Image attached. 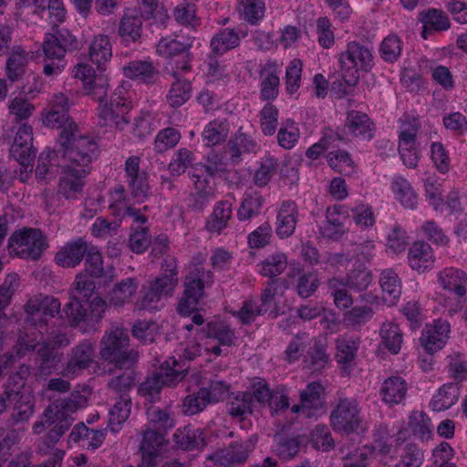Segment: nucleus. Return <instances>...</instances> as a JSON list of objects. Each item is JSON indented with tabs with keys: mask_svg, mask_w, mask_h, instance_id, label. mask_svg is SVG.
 <instances>
[{
	"mask_svg": "<svg viewBox=\"0 0 467 467\" xmlns=\"http://www.w3.org/2000/svg\"><path fill=\"white\" fill-rule=\"evenodd\" d=\"M60 306L57 298L42 294L30 297L24 306V326L14 349L18 358L36 349L41 358L40 368L43 370L56 365L55 349L70 343L66 333L48 331L47 318L57 315Z\"/></svg>",
	"mask_w": 467,
	"mask_h": 467,
	"instance_id": "f257e3e1",
	"label": "nucleus"
},
{
	"mask_svg": "<svg viewBox=\"0 0 467 467\" xmlns=\"http://www.w3.org/2000/svg\"><path fill=\"white\" fill-rule=\"evenodd\" d=\"M72 130H65L59 138L58 151L62 163L57 186V194L68 202L79 200L84 193L85 179L90 172V164L96 158L97 144L89 137H76Z\"/></svg>",
	"mask_w": 467,
	"mask_h": 467,
	"instance_id": "f03ea898",
	"label": "nucleus"
},
{
	"mask_svg": "<svg viewBox=\"0 0 467 467\" xmlns=\"http://www.w3.org/2000/svg\"><path fill=\"white\" fill-rule=\"evenodd\" d=\"M371 47L356 40L348 41L345 49L338 54V64L343 80L348 86H356L360 74L369 72L374 65Z\"/></svg>",
	"mask_w": 467,
	"mask_h": 467,
	"instance_id": "7ed1b4c3",
	"label": "nucleus"
},
{
	"mask_svg": "<svg viewBox=\"0 0 467 467\" xmlns=\"http://www.w3.org/2000/svg\"><path fill=\"white\" fill-rule=\"evenodd\" d=\"M29 375L28 367L22 366L16 373L9 376L5 388V394L13 404L12 418L16 423L28 420L34 414L35 397L26 388V380Z\"/></svg>",
	"mask_w": 467,
	"mask_h": 467,
	"instance_id": "20e7f679",
	"label": "nucleus"
},
{
	"mask_svg": "<svg viewBox=\"0 0 467 467\" xmlns=\"http://www.w3.org/2000/svg\"><path fill=\"white\" fill-rule=\"evenodd\" d=\"M177 263L174 258H167L161 266V273L149 286L135 309L152 311L157 309L158 302L171 296L178 285Z\"/></svg>",
	"mask_w": 467,
	"mask_h": 467,
	"instance_id": "39448f33",
	"label": "nucleus"
},
{
	"mask_svg": "<svg viewBox=\"0 0 467 467\" xmlns=\"http://www.w3.org/2000/svg\"><path fill=\"white\" fill-rule=\"evenodd\" d=\"M76 38L67 33L57 35L47 34L43 41V73L47 77H57L60 75L66 66V53L68 47L76 44Z\"/></svg>",
	"mask_w": 467,
	"mask_h": 467,
	"instance_id": "423d86ee",
	"label": "nucleus"
},
{
	"mask_svg": "<svg viewBox=\"0 0 467 467\" xmlns=\"http://www.w3.org/2000/svg\"><path fill=\"white\" fill-rule=\"evenodd\" d=\"M129 88V83L122 82L115 88L109 102L99 105V118L101 125L123 130L128 124L126 114L132 108Z\"/></svg>",
	"mask_w": 467,
	"mask_h": 467,
	"instance_id": "0eeeda50",
	"label": "nucleus"
},
{
	"mask_svg": "<svg viewBox=\"0 0 467 467\" xmlns=\"http://www.w3.org/2000/svg\"><path fill=\"white\" fill-rule=\"evenodd\" d=\"M47 247V238L38 229L25 228L16 231L9 239L10 252L22 259L36 261Z\"/></svg>",
	"mask_w": 467,
	"mask_h": 467,
	"instance_id": "6e6552de",
	"label": "nucleus"
},
{
	"mask_svg": "<svg viewBox=\"0 0 467 467\" xmlns=\"http://www.w3.org/2000/svg\"><path fill=\"white\" fill-rule=\"evenodd\" d=\"M70 105L68 98L63 93L54 94L48 101L47 109L42 113V121L46 127L62 129L58 138L65 130H72L76 137H84L79 133L78 126L68 115ZM59 143V139H57Z\"/></svg>",
	"mask_w": 467,
	"mask_h": 467,
	"instance_id": "1a4fd4ad",
	"label": "nucleus"
},
{
	"mask_svg": "<svg viewBox=\"0 0 467 467\" xmlns=\"http://www.w3.org/2000/svg\"><path fill=\"white\" fill-rule=\"evenodd\" d=\"M128 331L121 327H115L106 331L101 339L100 356L104 360L125 366L130 358L129 348Z\"/></svg>",
	"mask_w": 467,
	"mask_h": 467,
	"instance_id": "9d476101",
	"label": "nucleus"
},
{
	"mask_svg": "<svg viewBox=\"0 0 467 467\" xmlns=\"http://www.w3.org/2000/svg\"><path fill=\"white\" fill-rule=\"evenodd\" d=\"M257 437L246 441H234L228 447L218 449L207 455L206 459L219 467H233L244 464L257 443Z\"/></svg>",
	"mask_w": 467,
	"mask_h": 467,
	"instance_id": "9b49d317",
	"label": "nucleus"
},
{
	"mask_svg": "<svg viewBox=\"0 0 467 467\" xmlns=\"http://www.w3.org/2000/svg\"><path fill=\"white\" fill-rule=\"evenodd\" d=\"M330 421L336 431L352 433L358 431L362 423L361 409L354 399H342L330 415Z\"/></svg>",
	"mask_w": 467,
	"mask_h": 467,
	"instance_id": "f8f14e48",
	"label": "nucleus"
},
{
	"mask_svg": "<svg viewBox=\"0 0 467 467\" xmlns=\"http://www.w3.org/2000/svg\"><path fill=\"white\" fill-rule=\"evenodd\" d=\"M106 307L105 300L95 297L89 304V312L78 302H68L65 306L64 312L71 327H79L81 324L94 325L99 322Z\"/></svg>",
	"mask_w": 467,
	"mask_h": 467,
	"instance_id": "ddd939ff",
	"label": "nucleus"
},
{
	"mask_svg": "<svg viewBox=\"0 0 467 467\" xmlns=\"http://www.w3.org/2000/svg\"><path fill=\"white\" fill-rule=\"evenodd\" d=\"M140 159L138 156L129 157L125 161V179L130 191L131 197L137 203H142L148 197L149 176L140 167Z\"/></svg>",
	"mask_w": 467,
	"mask_h": 467,
	"instance_id": "4468645a",
	"label": "nucleus"
},
{
	"mask_svg": "<svg viewBox=\"0 0 467 467\" xmlns=\"http://www.w3.org/2000/svg\"><path fill=\"white\" fill-rule=\"evenodd\" d=\"M450 333L451 325L447 320L435 319L422 329L420 338L421 346L429 353L437 352L446 345Z\"/></svg>",
	"mask_w": 467,
	"mask_h": 467,
	"instance_id": "2eb2a0df",
	"label": "nucleus"
},
{
	"mask_svg": "<svg viewBox=\"0 0 467 467\" xmlns=\"http://www.w3.org/2000/svg\"><path fill=\"white\" fill-rule=\"evenodd\" d=\"M95 357L94 343L84 340L72 348L63 376L75 378L83 370L88 368Z\"/></svg>",
	"mask_w": 467,
	"mask_h": 467,
	"instance_id": "dca6fc26",
	"label": "nucleus"
},
{
	"mask_svg": "<svg viewBox=\"0 0 467 467\" xmlns=\"http://www.w3.org/2000/svg\"><path fill=\"white\" fill-rule=\"evenodd\" d=\"M109 208L113 213L122 218H130L132 223L137 224L136 229L145 228L147 217L140 210L132 207L130 199L126 195L124 186L119 185L110 192Z\"/></svg>",
	"mask_w": 467,
	"mask_h": 467,
	"instance_id": "f3484780",
	"label": "nucleus"
},
{
	"mask_svg": "<svg viewBox=\"0 0 467 467\" xmlns=\"http://www.w3.org/2000/svg\"><path fill=\"white\" fill-rule=\"evenodd\" d=\"M324 388L319 382H311L300 393V404L294 405L291 411L301 413L306 418H314L322 410L321 396Z\"/></svg>",
	"mask_w": 467,
	"mask_h": 467,
	"instance_id": "a211bd4d",
	"label": "nucleus"
},
{
	"mask_svg": "<svg viewBox=\"0 0 467 467\" xmlns=\"http://www.w3.org/2000/svg\"><path fill=\"white\" fill-rule=\"evenodd\" d=\"M206 334L208 339L214 340L217 344L207 341L204 350L207 353L213 354L215 357L222 354L221 346L229 347L234 345L237 338L234 330L223 321L210 322L207 325Z\"/></svg>",
	"mask_w": 467,
	"mask_h": 467,
	"instance_id": "6ab92c4d",
	"label": "nucleus"
},
{
	"mask_svg": "<svg viewBox=\"0 0 467 467\" xmlns=\"http://www.w3.org/2000/svg\"><path fill=\"white\" fill-rule=\"evenodd\" d=\"M32 127L27 124L21 125L16 133L10 154L23 166H28L36 155L32 149Z\"/></svg>",
	"mask_w": 467,
	"mask_h": 467,
	"instance_id": "aec40b11",
	"label": "nucleus"
},
{
	"mask_svg": "<svg viewBox=\"0 0 467 467\" xmlns=\"http://www.w3.org/2000/svg\"><path fill=\"white\" fill-rule=\"evenodd\" d=\"M89 244L78 237L66 243L56 254V263L65 268H74L83 260L88 251Z\"/></svg>",
	"mask_w": 467,
	"mask_h": 467,
	"instance_id": "412c9836",
	"label": "nucleus"
},
{
	"mask_svg": "<svg viewBox=\"0 0 467 467\" xmlns=\"http://www.w3.org/2000/svg\"><path fill=\"white\" fill-rule=\"evenodd\" d=\"M345 129L348 135L360 140H371L375 137L376 127L370 118L359 110H350L347 114Z\"/></svg>",
	"mask_w": 467,
	"mask_h": 467,
	"instance_id": "4be33fe9",
	"label": "nucleus"
},
{
	"mask_svg": "<svg viewBox=\"0 0 467 467\" xmlns=\"http://www.w3.org/2000/svg\"><path fill=\"white\" fill-rule=\"evenodd\" d=\"M435 261L434 251L428 243L417 241L409 248L408 265L419 274L431 270L434 266Z\"/></svg>",
	"mask_w": 467,
	"mask_h": 467,
	"instance_id": "5701e85b",
	"label": "nucleus"
},
{
	"mask_svg": "<svg viewBox=\"0 0 467 467\" xmlns=\"http://www.w3.org/2000/svg\"><path fill=\"white\" fill-rule=\"evenodd\" d=\"M277 63L275 60H268L260 65V99L267 102L275 100L279 94L280 79L277 75Z\"/></svg>",
	"mask_w": 467,
	"mask_h": 467,
	"instance_id": "b1692460",
	"label": "nucleus"
},
{
	"mask_svg": "<svg viewBox=\"0 0 467 467\" xmlns=\"http://www.w3.org/2000/svg\"><path fill=\"white\" fill-rule=\"evenodd\" d=\"M298 221V208L295 202L285 201L277 210L275 233L280 238L291 236Z\"/></svg>",
	"mask_w": 467,
	"mask_h": 467,
	"instance_id": "393cba45",
	"label": "nucleus"
},
{
	"mask_svg": "<svg viewBox=\"0 0 467 467\" xmlns=\"http://www.w3.org/2000/svg\"><path fill=\"white\" fill-rule=\"evenodd\" d=\"M214 283V275L211 270L205 269L202 265L190 266L189 273L184 279V288L189 293L198 296H204V289L211 287Z\"/></svg>",
	"mask_w": 467,
	"mask_h": 467,
	"instance_id": "a878e982",
	"label": "nucleus"
},
{
	"mask_svg": "<svg viewBox=\"0 0 467 467\" xmlns=\"http://www.w3.org/2000/svg\"><path fill=\"white\" fill-rule=\"evenodd\" d=\"M87 400L79 393H71L69 396L56 400L45 410V417L47 420L53 418L70 417L78 409L85 407Z\"/></svg>",
	"mask_w": 467,
	"mask_h": 467,
	"instance_id": "bb28decb",
	"label": "nucleus"
},
{
	"mask_svg": "<svg viewBox=\"0 0 467 467\" xmlns=\"http://www.w3.org/2000/svg\"><path fill=\"white\" fill-rule=\"evenodd\" d=\"M440 285L456 296L462 297L467 294V273L455 267H447L438 274Z\"/></svg>",
	"mask_w": 467,
	"mask_h": 467,
	"instance_id": "cd10ccee",
	"label": "nucleus"
},
{
	"mask_svg": "<svg viewBox=\"0 0 467 467\" xmlns=\"http://www.w3.org/2000/svg\"><path fill=\"white\" fill-rule=\"evenodd\" d=\"M233 215V202L229 200L216 202L206 220L205 228L211 234H220L228 227Z\"/></svg>",
	"mask_w": 467,
	"mask_h": 467,
	"instance_id": "c85d7f7f",
	"label": "nucleus"
},
{
	"mask_svg": "<svg viewBox=\"0 0 467 467\" xmlns=\"http://www.w3.org/2000/svg\"><path fill=\"white\" fill-rule=\"evenodd\" d=\"M246 33L241 28H223L219 30L211 39V48L216 55H223L239 46L241 38Z\"/></svg>",
	"mask_w": 467,
	"mask_h": 467,
	"instance_id": "c756f323",
	"label": "nucleus"
},
{
	"mask_svg": "<svg viewBox=\"0 0 467 467\" xmlns=\"http://www.w3.org/2000/svg\"><path fill=\"white\" fill-rule=\"evenodd\" d=\"M408 384L401 377H389L380 387L379 394L384 403L389 406L403 402L407 396Z\"/></svg>",
	"mask_w": 467,
	"mask_h": 467,
	"instance_id": "7c9ffc66",
	"label": "nucleus"
},
{
	"mask_svg": "<svg viewBox=\"0 0 467 467\" xmlns=\"http://www.w3.org/2000/svg\"><path fill=\"white\" fill-rule=\"evenodd\" d=\"M229 153L234 163H239L243 154H256L261 147L251 135L238 131L228 141Z\"/></svg>",
	"mask_w": 467,
	"mask_h": 467,
	"instance_id": "2f4dec72",
	"label": "nucleus"
},
{
	"mask_svg": "<svg viewBox=\"0 0 467 467\" xmlns=\"http://www.w3.org/2000/svg\"><path fill=\"white\" fill-rule=\"evenodd\" d=\"M390 190L395 199L405 208L414 210L418 204V194L410 182L402 175L391 178Z\"/></svg>",
	"mask_w": 467,
	"mask_h": 467,
	"instance_id": "473e14b6",
	"label": "nucleus"
},
{
	"mask_svg": "<svg viewBox=\"0 0 467 467\" xmlns=\"http://www.w3.org/2000/svg\"><path fill=\"white\" fill-rule=\"evenodd\" d=\"M359 344L358 337L348 336L339 337L336 340V360L343 370L348 372L353 368Z\"/></svg>",
	"mask_w": 467,
	"mask_h": 467,
	"instance_id": "72a5a7b5",
	"label": "nucleus"
},
{
	"mask_svg": "<svg viewBox=\"0 0 467 467\" xmlns=\"http://www.w3.org/2000/svg\"><path fill=\"white\" fill-rule=\"evenodd\" d=\"M173 441L185 451H201L206 446L203 431L189 425L176 430Z\"/></svg>",
	"mask_w": 467,
	"mask_h": 467,
	"instance_id": "f704fd0d",
	"label": "nucleus"
},
{
	"mask_svg": "<svg viewBox=\"0 0 467 467\" xmlns=\"http://www.w3.org/2000/svg\"><path fill=\"white\" fill-rule=\"evenodd\" d=\"M88 57L99 70H104L112 57V45L109 37L106 35L94 36L89 44Z\"/></svg>",
	"mask_w": 467,
	"mask_h": 467,
	"instance_id": "c9c22d12",
	"label": "nucleus"
},
{
	"mask_svg": "<svg viewBox=\"0 0 467 467\" xmlns=\"http://www.w3.org/2000/svg\"><path fill=\"white\" fill-rule=\"evenodd\" d=\"M85 260L86 271L93 277L101 278L104 282H110L115 277V269L111 266L103 267L101 253L94 245H89Z\"/></svg>",
	"mask_w": 467,
	"mask_h": 467,
	"instance_id": "e433bc0d",
	"label": "nucleus"
},
{
	"mask_svg": "<svg viewBox=\"0 0 467 467\" xmlns=\"http://www.w3.org/2000/svg\"><path fill=\"white\" fill-rule=\"evenodd\" d=\"M379 285L383 300L389 305H394L401 296V280L393 268H386L379 275Z\"/></svg>",
	"mask_w": 467,
	"mask_h": 467,
	"instance_id": "4c0bfd02",
	"label": "nucleus"
},
{
	"mask_svg": "<svg viewBox=\"0 0 467 467\" xmlns=\"http://www.w3.org/2000/svg\"><path fill=\"white\" fill-rule=\"evenodd\" d=\"M142 18L136 8H128L120 20L119 34L124 41L135 42L141 36Z\"/></svg>",
	"mask_w": 467,
	"mask_h": 467,
	"instance_id": "58836bf2",
	"label": "nucleus"
},
{
	"mask_svg": "<svg viewBox=\"0 0 467 467\" xmlns=\"http://www.w3.org/2000/svg\"><path fill=\"white\" fill-rule=\"evenodd\" d=\"M72 76L81 80L85 89L88 93L99 94V99H101L106 94V87L104 84L97 83V76L93 67L87 63H79L72 69Z\"/></svg>",
	"mask_w": 467,
	"mask_h": 467,
	"instance_id": "ea45409f",
	"label": "nucleus"
},
{
	"mask_svg": "<svg viewBox=\"0 0 467 467\" xmlns=\"http://www.w3.org/2000/svg\"><path fill=\"white\" fill-rule=\"evenodd\" d=\"M459 397L460 388L457 384H443L432 396L430 406L434 411H443L454 405Z\"/></svg>",
	"mask_w": 467,
	"mask_h": 467,
	"instance_id": "a19ab883",
	"label": "nucleus"
},
{
	"mask_svg": "<svg viewBox=\"0 0 467 467\" xmlns=\"http://www.w3.org/2000/svg\"><path fill=\"white\" fill-rule=\"evenodd\" d=\"M138 288L139 284L134 278H126L114 285L108 295V300L114 306H122L131 301Z\"/></svg>",
	"mask_w": 467,
	"mask_h": 467,
	"instance_id": "79ce46f5",
	"label": "nucleus"
},
{
	"mask_svg": "<svg viewBox=\"0 0 467 467\" xmlns=\"http://www.w3.org/2000/svg\"><path fill=\"white\" fill-rule=\"evenodd\" d=\"M399 122V146L403 148L416 146L417 134L420 128L419 119L404 115Z\"/></svg>",
	"mask_w": 467,
	"mask_h": 467,
	"instance_id": "37998d69",
	"label": "nucleus"
},
{
	"mask_svg": "<svg viewBox=\"0 0 467 467\" xmlns=\"http://www.w3.org/2000/svg\"><path fill=\"white\" fill-rule=\"evenodd\" d=\"M156 372L164 386L174 387L183 379L187 368H183L175 358H171L165 360Z\"/></svg>",
	"mask_w": 467,
	"mask_h": 467,
	"instance_id": "c03bdc74",
	"label": "nucleus"
},
{
	"mask_svg": "<svg viewBox=\"0 0 467 467\" xmlns=\"http://www.w3.org/2000/svg\"><path fill=\"white\" fill-rule=\"evenodd\" d=\"M32 57L22 47L13 50L6 63V74L12 82L18 80L25 74L26 67Z\"/></svg>",
	"mask_w": 467,
	"mask_h": 467,
	"instance_id": "a18cd8bd",
	"label": "nucleus"
},
{
	"mask_svg": "<svg viewBox=\"0 0 467 467\" xmlns=\"http://www.w3.org/2000/svg\"><path fill=\"white\" fill-rule=\"evenodd\" d=\"M191 47L192 41L190 39L182 42L177 38L166 36L160 39L156 46V51L159 56L171 61L180 54L189 51Z\"/></svg>",
	"mask_w": 467,
	"mask_h": 467,
	"instance_id": "49530a36",
	"label": "nucleus"
},
{
	"mask_svg": "<svg viewBox=\"0 0 467 467\" xmlns=\"http://www.w3.org/2000/svg\"><path fill=\"white\" fill-rule=\"evenodd\" d=\"M409 428L413 435L421 441H429L433 436V425L423 411L413 410L409 417Z\"/></svg>",
	"mask_w": 467,
	"mask_h": 467,
	"instance_id": "de8ad7c7",
	"label": "nucleus"
},
{
	"mask_svg": "<svg viewBox=\"0 0 467 467\" xmlns=\"http://www.w3.org/2000/svg\"><path fill=\"white\" fill-rule=\"evenodd\" d=\"M381 343L390 353L398 354L403 342L400 327L393 322H384L379 331Z\"/></svg>",
	"mask_w": 467,
	"mask_h": 467,
	"instance_id": "09e8293b",
	"label": "nucleus"
},
{
	"mask_svg": "<svg viewBox=\"0 0 467 467\" xmlns=\"http://www.w3.org/2000/svg\"><path fill=\"white\" fill-rule=\"evenodd\" d=\"M287 256L282 252H275L268 255L257 265V271L264 276L274 279L281 275L287 267Z\"/></svg>",
	"mask_w": 467,
	"mask_h": 467,
	"instance_id": "8fccbe9b",
	"label": "nucleus"
},
{
	"mask_svg": "<svg viewBox=\"0 0 467 467\" xmlns=\"http://www.w3.org/2000/svg\"><path fill=\"white\" fill-rule=\"evenodd\" d=\"M255 408L253 395L249 391L238 392L230 398L228 402V412L234 418L242 419L251 414Z\"/></svg>",
	"mask_w": 467,
	"mask_h": 467,
	"instance_id": "3c124183",
	"label": "nucleus"
},
{
	"mask_svg": "<svg viewBox=\"0 0 467 467\" xmlns=\"http://www.w3.org/2000/svg\"><path fill=\"white\" fill-rule=\"evenodd\" d=\"M229 129L225 121L213 119L205 125L202 138L204 145L213 147L221 144L228 136Z\"/></svg>",
	"mask_w": 467,
	"mask_h": 467,
	"instance_id": "603ef678",
	"label": "nucleus"
},
{
	"mask_svg": "<svg viewBox=\"0 0 467 467\" xmlns=\"http://www.w3.org/2000/svg\"><path fill=\"white\" fill-rule=\"evenodd\" d=\"M310 343L305 362L314 370L324 368L329 362L326 344L317 338H310Z\"/></svg>",
	"mask_w": 467,
	"mask_h": 467,
	"instance_id": "864d4df0",
	"label": "nucleus"
},
{
	"mask_svg": "<svg viewBox=\"0 0 467 467\" xmlns=\"http://www.w3.org/2000/svg\"><path fill=\"white\" fill-rule=\"evenodd\" d=\"M131 399L122 396L109 410V427L112 432H118L130 414Z\"/></svg>",
	"mask_w": 467,
	"mask_h": 467,
	"instance_id": "5fc2aeb1",
	"label": "nucleus"
},
{
	"mask_svg": "<svg viewBox=\"0 0 467 467\" xmlns=\"http://www.w3.org/2000/svg\"><path fill=\"white\" fill-rule=\"evenodd\" d=\"M192 84L185 78H177L171 83L167 94V102L172 108L182 106L191 97Z\"/></svg>",
	"mask_w": 467,
	"mask_h": 467,
	"instance_id": "6e6d98bb",
	"label": "nucleus"
},
{
	"mask_svg": "<svg viewBox=\"0 0 467 467\" xmlns=\"http://www.w3.org/2000/svg\"><path fill=\"white\" fill-rule=\"evenodd\" d=\"M421 21L423 23L422 36L426 38L425 33L428 30L446 31L451 26V22L447 15L437 9H430L421 13Z\"/></svg>",
	"mask_w": 467,
	"mask_h": 467,
	"instance_id": "4d7b16f0",
	"label": "nucleus"
},
{
	"mask_svg": "<svg viewBox=\"0 0 467 467\" xmlns=\"http://www.w3.org/2000/svg\"><path fill=\"white\" fill-rule=\"evenodd\" d=\"M95 291V283L85 274H78L72 284L69 302L88 301Z\"/></svg>",
	"mask_w": 467,
	"mask_h": 467,
	"instance_id": "13d9d810",
	"label": "nucleus"
},
{
	"mask_svg": "<svg viewBox=\"0 0 467 467\" xmlns=\"http://www.w3.org/2000/svg\"><path fill=\"white\" fill-rule=\"evenodd\" d=\"M300 138V130L294 119H286L277 131V142L285 150L293 149Z\"/></svg>",
	"mask_w": 467,
	"mask_h": 467,
	"instance_id": "bf43d9fd",
	"label": "nucleus"
},
{
	"mask_svg": "<svg viewBox=\"0 0 467 467\" xmlns=\"http://www.w3.org/2000/svg\"><path fill=\"white\" fill-rule=\"evenodd\" d=\"M196 157L194 153L186 148H180L177 150L168 165V170L172 176H180L186 171L190 167L193 165Z\"/></svg>",
	"mask_w": 467,
	"mask_h": 467,
	"instance_id": "052dcab7",
	"label": "nucleus"
},
{
	"mask_svg": "<svg viewBox=\"0 0 467 467\" xmlns=\"http://www.w3.org/2000/svg\"><path fill=\"white\" fill-rule=\"evenodd\" d=\"M403 41L397 35H389L383 38L379 46V55L388 63H394L401 56Z\"/></svg>",
	"mask_w": 467,
	"mask_h": 467,
	"instance_id": "680f3d73",
	"label": "nucleus"
},
{
	"mask_svg": "<svg viewBox=\"0 0 467 467\" xmlns=\"http://www.w3.org/2000/svg\"><path fill=\"white\" fill-rule=\"evenodd\" d=\"M375 449L363 445L349 451L343 458V467H366L373 459Z\"/></svg>",
	"mask_w": 467,
	"mask_h": 467,
	"instance_id": "e2e57ef3",
	"label": "nucleus"
},
{
	"mask_svg": "<svg viewBox=\"0 0 467 467\" xmlns=\"http://www.w3.org/2000/svg\"><path fill=\"white\" fill-rule=\"evenodd\" d=\"M344 284L347 287L356 292L366 290L372 282V274L366 267L359 266L351 270L345 278Z\"/></svg>",
	"mask_w": 467,
	"mask_h": 467,
	"instance_id": "0e129e2a",
	"label": "nucleus"
},
{
	"mask_svg": "<svg viewBox=\"0 0 467 467\" xmlns=\"http://www.w3.org/2000/svg\"><path fill=\"white\" fill-rule=\"evenodd\" d=\"M278 160L270 154L265 155L261 161L259 167L256 169L254 181L255 185L259 187L265 186L271 180L272 176L276 172Z\"/></svg>",
	"mask_w": 467,
	"mask_h": 467,
	"instance_id": "69168bd1",
	"label": "nucleus"
},
{
	"mask_svg": "<svg viewBox=\"0 0 467 467\" xmlns=\"http://www.w3.org/2000/svg\"><path fill=\"white\" fill-rule=\"evenodd\" d=\"M123 73L129 78L147 82L153 78L155 69L149 61L135 60L123 67Z\"/></svg>",
	"mask_w": 467,
	"mask_h": 467,
	"instance_id": "338daca9",
	"label": "nucleus"
},
{
	"mask_svg": "<svg viewBox=\"0 0 467 467\" xmlns=\"http://www.w3.org/2000/svg\"><path fill=\"white\" fill-rule=\"evenodd\" d=\"M447 371L457 382L467 380V359L462 353L453 352L447 357Z\"/></svg>",
	"mask_w": 467,
	"mask_h": 467,
	"instance_id": "774afa93",
	"label": "nucleus"
}]
</instances>
